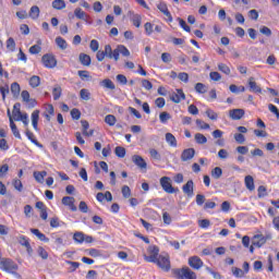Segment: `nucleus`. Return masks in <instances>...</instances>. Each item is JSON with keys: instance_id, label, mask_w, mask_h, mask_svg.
<instances>
[{"instance_id": "nucleus-1", "label": "nucleus", "mask_w": 279, "mask_h": 279, "mask_svg": "<svg viewBox=\"0 0 279 279\" xmlns=\"http://www.w3.org/2000/svg\"><path fill=\"white\" fill-rule=\"evenodd\" d=\"M173 274L175 277H178V279H197V275L189 267L174 269Z\"/></svg>"}, {"instance_id": "nucleus-2", "label": "nucleus", "mask_w": 279, "mask_h": 279, "mask_svg": "<svg viewBox=\"0 0 279 279\" xmlns=\"http://www.w3.org/2000/svg\"><path fill=\"white\" fill-rule=\"evenodd\" d=\"M0 269L8 271V274H15L19 266L12 259H3L0 262Z\"/></svg>"}, {"instance_id": "nucleus-3", "label": "nucleus", "mask_w": 279, "mask_h": 279, "mask_svg": "<svg viewBox=\"0 0 279 279\" xmlns=\"http://www.w3.org/2000/svg\"><path fill=\"white\" fill-rule=\"evenodd\" d=\"M96 58H97L98 62H104V60H106V58H109V60H113L112 46L106 45L105 50H98L96 53Z\"/></svg>"}, {"instance_id": "nucleus-4", "label": "nucleus", "mask_w": 279, "mask_h": 279, "mask_svg": "<svg viewBox=\"0 0 279 279\" xmlns=\"http://www.w3.org/2000/svg\"><path fill=\"white\" fill-rule=\"evenodd\" d=\"M159 182L165 193H169V194L178 193V189H174L173 185H171V178L162 177L159 180Z\"/></svg>"}, {"instance_id": "nucleus-5", "label": "nucleus", "mask_w": 279, "mask_h": 279, "mask_svg": "<svg viewBox=\"0 0 279 279\" xmlns=\"http://www.w3.org/2000/svg\"><path fill=\"white\" fill-rule=\"evenodd\" d=\"M120 56H124V58H130V50L128 49V47L119 45L114 50H112V57L116 62H119Z\"/></svg>"}, {"instance_id": "nucleus-6", "label": "nucleus", "mask_w": 279, "mask_h": 279, "mask_svg": "<svg viewBox=\"0 0 279 279\" xmlns=\"http://www.w3.org/2000/svg\"><path fill=\"white\" fill-rule=\"evenodd\" d=\"M41 62L46 69H56V66H58V60H56L53 54H44Z\"/></svg>"}, {"instance_id": "nucleus-7", "label": "nucleus", "mask_w": 279, "mask_h": 279, "mask_svg": "<svg viewBox=\"0 0 279 279\" xmlns=\"http://www.w3.org/2000/svg\"><path fill=\"white\" fill-rule=\"evenodd\" d=\"M157 265L163 271H169L171 269V262L169 260V255H159L157 259Z\"/></svg>"}, {"instance_id": "nucleus-8", "label": "nucleus", "mask_w": 279, "mask_h": 279, "mask_svg": "<svg viewBox=\"0 0 279 279\" xmlns=\"http://www.w3.org/2000/svg\"><path fill=\"white\" fill-rule=\"evenodd\" d=\"M194 189H195V183L193 180H189L183 186L182 191L187 197H193L194 195Z\"/></svg>"}, {"instance_id": "nucleus-9", "label": "nucleus", "mask_w": 279, "mask_h": 279, "mask_svg": "<svg viewBox=\"0 0 279 279\" xmlns=\"http://www.w3.org/2000/svg\"><path fill=\"white\" fill-rule=\"evenodd\" d=\"M63 206H68L72 213H75L77 210V207L75 206V197L73 196H64L62 198Z\"/></svg>"}, {"instance_id": "nucleus-10", "label": "nucleus", "mask_w": 279, "mask_h": 279, "mask_svg": "<svg viewBox=\"0 0 279 279\" xmlns=\"http://www.w3.org/2000/svg\"><path fill=\"white\" fill-rule=\"evenodd\" d=\"M184 99H186V95H184L182 89H177V93H172L170 96V100L173 101V104H180L184 101Z\"/></svg>"}, {"instance_id": "nucleus-11", "label": "nucleus", "mask_w": 279, "mask_h": 279, "mask_svg": "<svg viewBox=\"0 0 279 279\" xmlns=\"http://www.w3.org/2000/svg\"><path fill=\"white\" fill-rule=\"evenodd\" d=\"M267 243V238L263 234H256L252 239V245L255 247H263Z\"/></svg>"}, {"instance_id": "nucleus-12", "label": "nucleus", "mask_w": 279, "mask_h": 279, "mask_svg": "<svg viewBox=\"0 0 279 279\" xmlns=\"http://www.w3.org/2000/svg\"><path fill=\"white\" fill-rule=\"evenodd\" d=\"M189 265L192 269H202L204 267V262L198 256H192L189 258Z\"/></svg>"}, {"instance_id": "nucleus-13", "label": "nucleus", "mask_w": 279, "mask_h": 279, "mask_svg": "<svg viewBox=\"0 0 279 279\" xmlns=\"http://www.w3.org/2000/svg\"><path fill=\"white\" fill-rule=\"evenodd\" d=\"M195 158V148H186L181 154L182 162H187V160H193Z\"/></svg>"}, {"instance_id": "nucleus-14", "label": "nucleus", "mask_w": 279, "mask_h": 279, "mask_svg": "<svg viewBox=\"0 0 279 279\" xmlns=\"http://www.w3.org/2000/svg\"><path fill=\"white\" fill-rule=\"evenodd\" d=\"M229 117L233 121H240V119H243V117H245V110H243V109H231L229 111Z\"/></svg>"}, {"instance_id": "nucleus-15", "label": "nucleus", "mask_w": 279, "mask_h": 279, "mask_svg": "<svg viewBox=\"0 0 279 279\" xmlns=\"http://www.w3.org/2000/svg\"><path fill=\"white\" fill-rule=\"evenodd\" d=\"M157 8L159 11H161L165 16H167L169 23H173V16L171 15V12H169V8L167 7V3L160 2L157 4Z\"/></svg>"}, {"instance_id": "nucleus-16", "label": "nucleus", "mask_w": 279, "mask_h": 279, "mask_svg": "<svg viewBox=\"0 0 279 279\" xmlns=\"http://www.w3.org/2000/svg\"><path fill=\"white\" fill-rule=\"evenodd\" d=\"M32 125L38 132V121L40 120V110H34L31 116Z\"/></svg>"}, {"instance_id": "nucleus-17", "label": "nucleus", "mask_w": 279, "mask_h": 279, "mask_svg": "<svg viewBox=\"0 0 279 279\" xmlns=\"http://www.w3.org/2000/svg\"><path fill=\"white\" fill-rule=\"evenodd\" d=\"M132 160L134 165H136V167H138L140 169H147V162L145 161V159H143V157L135 155L132 157Z\"/></svg>"}, {"instance_id": "nucleus-18", "label": "nucleus", "mask_w": 279, "mask_h": 279, "mask_svg": "<svg viewBox=\"0 0 279 279\" xmlns=\"http://www.w3.org/2000/svg\"><path fill=\"white\" fill-rule=\"evenodd\" d=\"M248 87L251 93H263V89L258 84H256V81H254V77L248 78Z\"/></svg>"}, {"instance_id": "nucleus-19", "label": "nucleus", "mask_w": 279, "mask_h": 279, "mask_svg": "<svg viewBox=\"0 0 279 279\" xmlns=\"http://www.w3.org/2000/svg\"><path fill=\"white\" fill-rule=\"evenodd\" d=\"M166 143H168L170 147H178V140L171 133H166Z\"/></svg>"}, {"instance_id": "nucleus-20", "label": "nucleus", "mask_w": 279, "mask_h": 279, "mask_svg": "<svg viewBox=\"0 0 279 279\" xmlns=\"http://www.w3.org/2000/svg\"><path fill=\"white\" fill-rule=\"evenodd\" d=\"M28 16L33 19V21H36L38 16H40V8H38V5H33L29 10Z\"/></svg>"}, {"instance_id": "nucleus-21", "label": "nucleus", "mask_w": 279, "mask_h": 279, "mask_svg": "<svg viewBox=\"0 0 279 279\" xmlns=\"http://www.w3.org/2000/svg\"><path fill=\"white\" fill-rule=\"evenodd\" d=\"M33 175L36 182L43 184V182H45V178H47V171H35Z\"/></svg>"}, {"instance_id": "nucleus-22", "label": "nucleus", "mask_w": 279, "mask_h": 279, "mask_svg": "<svg viewBox=\"0 0 279 279\" xmlns=\"http://www.w3.org/2000/svg\"><path fill=\"white\" fill-rule=\"evenodd\" d=\"M244 184L248 191H254V189H256V186L254 185V177L252 175L245 177Z\"/></svg>"}, {"instance_id": "nucleus-23", "label": "nucleus", "mask_w": 279, "mask_h": 279, "mask_svg": "<svg viewBox=\"0 0 279 279\" xmlns=\"http://www.w3.org/2000/svg\"><path fill=\"white\" fill-rule=\"evenodd\" d=\"M10 128H11V132H12L13 136H15V138H19V141H21V138H22L21 132L19 131L16 123H14V119H11Z\"/></svg>"}, {"instance_id": "nucleus-24", "label": "nucleus", "mask_w": 279, "mask_h": 279, "mask_svg": "<svg viewBox=\"0 0 279 279\" xmlns=\"http://www.w3.org/2000/svg\"><path fill=\"white\" fill-rule=\"evenodd\" d=\"M100 86H102V88H108V90H114L116 88L114 83L110 78L102 80Z\"/></svg>"}, {"instance_id": "nucleus-25", "label": "nucleus", "mask_w": 279, "mask_h": 279, "mask_svg": "<svg viewBox=\"0 0 279 279\" xmlns=\"http://www.w3.org/2000/svg\"><path fill=\"white\" fill-rule=\"evenodd\" d=\"M32 234H35L39 241H44V243H49V238L45 236L44 233L40 232L38 229H31Z\"/></svg>"}, {"instance_id": "nucleus-26", "label": "nucleus", "mask_w": 279, "mask_h": 279, "mask_svg": "<svg viewBox=\"0 0 279 279\" xmlns=\"http://www.w3.org/2000/svg\"><path fill=\"white\" fill-rule=\"evenodd\" d=\"M74 15L76 16V19H80L81 21H88V14H86V12L82 11L81 8H76L74 10Z\"/></svg>"}, {"instance_id": "nucleus-27", "label": "nucleus", "mask_w": 279, "mask_h": 279, "mask_svg": "<svg viewBox=\"0 0 279 279\" xmlns=\"http://www.w3.org/2000/svg\"><path fill=\"white\" fill-rule=\"evenodd\" d=\"M78 60H80L81 64H83V66H90V56H88L86 53H81L78 56Z\"/></svg>"}, {"instance_id": "nucleus-28", "label": "nucleus", "mask_w": 279, "mask_h": 279, "mask_svg": "<svg viewBox=\"0 0 279 279\" xmlns=\"http://www.w3.org/2000/svg\"><path fill=\"white\" fill-rule=\"evenodd\" d=\"M26 136H27L28 141H31V143L36 145V147L43 148V144H40L38 142V140H36V136L29 130H26Z\"/></svg>"}, {"instance_id": "nucleus-29", "label": "nucleus", "mask_w": 279, "mask_h": 279, "mask_svg": "<svg viewBox=\"0 0 279 279\" xmlns=\"http://www.w3.org/2000/svg\"><path fill=\"white\" fill-rule=\"evenodd\" d=\"M194 138L198 145H206L208 143V138L202 133H196Z\"/></svg>"}, {"instance_id": "nucleus-30", "label": "nucleus", "mask_w": 279, "mask_h": 279, "mask_svg": "<svg viewBox=\"0 0 279 279\" xmlns=\"http://www.w3.org/2000/svg\"><path fill=\"white\" fill-rule=\"evenodd\" d=\"M7 49L11 52L16 51V41L14 40V38L10 37L7 39Z\"/></svg>"}, {"instance_id": "nucleus-31", "label": "nucleus", "mask_w": 279, "mask_h": 279, "mask_svg": "<svg viewBox=\"0 0 279 279\" xmlns=\"http://www.w3.org/2000/svg\"><path fill=\"white\" fill-rule=\"evenodd\" d=\"M52 8L54 10H64V8H66V3L64 2V0H53Z\"/></svg>"}, {"instance_id": "nucleus-32", "label": "nucleus", "mask_w": 279, "mask_h": 279, "mask_svg": "<svg viewBox=\"0 0 279 279\" xmlns=\"http://www.w3.org/2000/svg\"><path fill=\"white\" fill-rule=\"evenodd\" d=\"M223 175V170L219 167H216L211 170V178L214 180H219Z\"/></svg>"}, {"instance_id": "nucleus-33", "label": "nucleus", "mask_w": 279, "mask_h": 279, "mask_svg": "<svg viewBox=\"0 0 279 279\" xmlns=\"http://www.w3.org/2000/svg\"><path fill=\"white\" fill-rule=\"evenodd\" d=\"M29 86H32V88H38V86H40V76L33 75L29 78Z\"/></svg>"}, {"instance_id": "nucleus-34", "label": "nucleus", "mask_w": 279, "mask_h": 279, "mask_svg": "<svg viewBox=\"0 0 279 279\" xmlns=\"http://www.w3.org/2000/svg\"><path fill=\"white\" fill-rule=\"evenodd\" d=\"M52 95H53L54 101H58V99L62 97V87L60 85H57L56 87H53Z\"/></svg>"}, {"instance_id": "nucleus-35", "label": "nucleus", "mask_w": 279, "mask_h": 279, "mask_svg": "<svg viewBox=\"0 0 279 279\" xmlns=\"http://www.w3.org/2000/svg\"><path fill=\"white\" fill-rule=\"evenodd\" d=\"M11 93L13 97H19V95H21V85H19V83H12Z\"/></svg>"}, {"instance_id": "nucleus-36", "label": "nucleus", "mask_w": 279, "mask_h": 279, "mask_svg": "<svg viewBox=\"0 0 279 279\" xmlns=\"http://www.w3.org/2000/svg\"><path fill=\"white\" fill-rule=\"evenodd\" d=\"M56 45L58 46L59 49H66V47H69V45L66 44V40L62 37H57L56 38Z\"/></svg>"}, {"instance_id": "nucleus-37", "label": "nucleus", "mask_w": 279, "mask_h": 279, "mask_svg": "<svg viewBox=\"0 0 279 279\" xmlns=\"http://www.w3.org/2000/svg\"><path fill=\"white\" fill-rule=\"evenodd\" d=\"M105 123H107V125H110L112 128L113 125L117 124V117H114L113 114L106 116Z\"/></svg>"}, {"instance_id": "nucleus-38", "label": "nucleus", "mask_w": 279, "mask_h": 279, "mask_svg": "<svg viewBox=\"0 0 279 279\" xmlns=\"http://www.w3.org/2000/svg\"><path fill=\"white\" fill-rule=\"evenodd\" d=\"M23 113L21 112V102H16L13 106V119H19Z\"/></svg>"}, {"instance_id": "nucleus-39", "label": "nucleus", "mask_w": 279, "mask_h": 279, "mask_svg": "<svg viewBox=\"0 0 279 279\" xmlns=\"http://www.w3.org/2000/svg\"><path fill=\"white\" fill-rule=\"evenodd\" d=\"M14 121H22V123L25 126L29 125V116H27V113H23L22 116L14 118Z\"/></svg>"}, {"instance_id": "nucleus-40", "label": "nucleus", "mask_w": 279, "mask_h": 279, "mask_svg": "<svg viewBox=\"0 0 279 279\" xmlns=\"http://www.w3.org/2000/svg\"><path fill=\"white\" fill-rule=\"evenodd\" d=\"M87 254H88V256H92L93 258H99L100 256H104L101 251H99L97 248H89L87 251Z\"/></svg>"}, {"instance_id": "nucleus-41", "label": "nucleus", "mask_w": 279, "mask_h": 279, "mask_svg": "<svg viewBox=\"0 0 279 279\" xmlns=\"http://www.w3.org/2000/svg\"><path fill=\"white\" fill-rule=\"evenodd\" d=\"M231 271L235 278H243L245 276V274L243 272V269L239 267H232Z\"/></svg>"}, {"instance_id": "nucleus-42", "label": "nucleus", "mask_w": 279, "mask_h": 279, "mask_svg": "<svg viewBox=\"0 0 279 279\" xmlns=\"http://www.w3.org/2000/svg\"><path fill=\"white\" fill-rule=\"evenodd\" d=\"M80 97L84 101H88L90 99V92H88V89H86V88H83L80 92Z\"/></svg>"}, {"instance_id": "nucleus-43", "label": "nucleus", "mask_w": 279, "mask_h": 279, "mask_svg": "<svg viewBox=\"0 0 279 279\" xmlns=\"http://www.w3.org/2000/svg\"><path fill=\"white\" fill-rule=\"evenodd\" d=\"M37 254L38 256H40V258H43L44 260H47L49 258V253H47V251L43 247L39 246L37 250Z\"/></svg>"}, {"instance_id": "nucleus-44", "label": "nucleus", "mask_w": 279, "mask_h": 279, "mask_svg": "<svg viewBox=\"0 0 279 279\" xmlns=\"http://www.w3.org/2000/svg\"><path fill=\"white\" fill-rule=\"evenodd\" d=\"M196 93H199V95H204L208 89L206 88V85L204 83H197L195 85Z\"/></svg>"}, {"instance_id": "nucleus-45", "label": "nucleus", "mask_w": 279, "mask_h": 279, "mask_svg": "<svg viewBox=\"0 0 279 279\" xmlns=\"http://www.w3.org/2000/svg\"><path fill=\"white\" fill-rule=\"evenodd\" d=\"M169 119H171V114L169 112H167V111H162L159 114L160 123H167V121H169Z\"/></svg>"}, {"instance_id": "nucleus-46", "label": "nucleus", "mask_w": 279, "mask_h": 279, "mask_svg": "<svg viewBox=\"0 0 279 279\" xmlns=\"http://www.w3.org/2000/svg\"><path fill=\"white\" fill-rule=\"evenodd\" d=\"M196 125L199 128V130H210V124L204 122V120H196Z\"/></svg>"}, {"instance_id": "nucleus-47", "label": "nucleus", "mask_w": 279, "mask_h": 279, "mask_svg": "<svg viewBox=\"0 0 279 279\" xmlns=\"http://www.w3.org/2000/svg\"><path fill=\"white\" fill-rule=\"evenodd\" d=\"M114 154L116 156H118V158H125V148L117 146L114 149Z\"/></svg>"}, {"instance_id": "nucleus-48", "label": "nucleus", "mask_w": 279, "mask_h": 279, "mask_svg": "<svg viewBox=\"0 0 279 279\" xmlns=\"http://www.w3.org/2000/svg\"><path fill=\"white\" fill-rule=\"evenodd\" d=\"M257 197L259 198L267 197V187H265L264 185H260L257 189Z\"/></svg>"}, {"instance_id": "nucleus-49", "label": "nucleus", "mask_w": 279, "mask_h": 279, "mask_svg": "<svg viewBox=\"0 0 279 279\" xmlns=\"http://www.w3.org/2000/svg\"><path fill=\"white\" fill-rule=\"evenodd\" d=\"M218 69L221 73H225V75H230V68L226 63H219Z\"/></svg>"}, {"instance_id": "nucleus-50", "label": "nucleus", "mask_w": 279, "mask_h": 279, "mask_svg": "<svg viewBox=\"0 0 279 279\" xmlns=\"http://www.w3.org/2000/svg\"><path fill=\"white\" fill-rule=\"evenodd\" d=\"M143 21V19L141 17L140 14H135L132 17V23L135 27H141V22Z\"/></svg>"}, {"instance_id": "nucleus-51", "label": "nucleus", "mask_w": 279, "mask_h": 279, "mask_svg": "<svg viewBox=\"0 0 279 279\" xmlns=\"http://www.w3.org/2000/svg\"><path fill=\"white\" fill-rule=\"evenodd\" d=\"M29 53H32V56H36L38 53H40V51H43V48H40L39 45H34L29 48Z\"/></svg>"}, {"instance_id": "nucleus-52", "label": "nucleus", "mask_w": 279, "mask_h": 279, "mask_svg": "<svg viewBox=\"0 0 279 279\" xmlns=\"http://www.w3.org/2000/svg\"><path fill=\"white\" fill-rule=\"evenodd\" d=\"M8 171H10V166H8V163L0 166V178H5Z\"/></svg>"}, {"instance_id": "nucleus-53", "label": "nucleus", "mask_w": 279, "mask_h": 279, "mask_svg": "<svg viewBox=\"0 0 279 279\" xmlns=\"http://www.w3.org/2000/svg\"><path fill=\"white\" fill-rule=\"evenodd\" d=\"M206 114H207L208 119H210L211 121H217V119L219 117L217 114V112L213 111L211 109H207Z\"/></svg>"}, {"instance_id": "nucleus-54", "label": "nucleus", "mask_w": 279, "mask_h": 279, "mask_svg": "<svg viewBox=\"0 0 279 279\" xmlns=\"http://www.w3.org/2000/svg\"><path fill=\"white\" fill-rule=\"evenodd\" d=\"M234 141H236L239 145H243V143H245V135H243L242 133H235Z\"/></svg>"}, {"instance_id": "nucleus-55", "label": "nucleus", "mask_w": 279, "mask_h": 279, "mask_svg": "<svg viewBox=\"0 0 279 279\" xmlns=\"http://www.w3.org/2000/svg\"><path fill=\"white\" fill-rule=\"evenodd\" d=\"M117 82H119V84H122V86H125V84H128V77L123 74H118L116 76Z\"/></svg>"}, {"instance_id": "nucleus-56", "label": "nucleus", "mask_w": 279, "mask_h": 279, "mask_svg": "<svg viewBox=\"0 0 279 279\" xmlns=\"http://www.w3.org/2000/svg\"><path fill=\"white\" fill-rule=\"evenodd\" d=\"M19 243H20V245H22L23 247H26V246L29 245V239H27V236H25V235H21V236L19 238Z\"/></svg>"}, {"instance_id": "nucleus-57", "label": "nucleus", "mask_w": 279, "mask_h": 279, "mask_svg": "<svg viewBox=\"0 0 279 279\" xmlns=\"http://www.w3.org/2000/svg\"><path fill=\"white\" fill-rule=\"evenodd\" d=\"M71 117L75 121H80V118L82 117V112H80L78 109L74 108V109L71 110Z\"/></svg>"}, {"instance_id": "nucleus-58", "label": "nucleus", "mask_w": 279, "mask_h": 279, "mask_svg": "<svg viewBox=\"0 0 279 279\" xmlns=\"http://www.w3.org/2000/svg\"><path fill=\"white\" fill-rule=\"evenodd\" d=\"M13 186L15 189V191H19L21 193V191H23V182H21V180L15 179L13 181Z\"/></svg>"}, {"instance_id": "nucleus-59", "label": "nucleus", "mask_w": 279, "mask_h": 279, "mask_svg": "<svg viewBox=\"0 0 279 279\" xmlns=\"http://www.w3.org/2000/svg\"><path fill=\"white\" fill-rule=\"evenodd\" d=\"M89 48L92 51H99V41L97 39H93L89 44Z\"/></svg>"}, {"instance_id": "nucleus-60", "label": "nucleus", "mask_w": 279, "mask_h": 279, "mask_svg": "<svg viewBox=\"0 0 279 279\" xmlns=\"http://www.w3.org/2000/svg\"><path fill=\"white\" fill-rule=\"evenodd\" d=\"M148 252L153 256H158V254H160V248H158L156 245H153L148 247Z\"/></svg>"}, {"instance_id": "nucleus-61", "label": "nucleus", "mask_w": 279, "mask_h": 279, "mask_svg": "<svg viewBox=\"0 0 279 279\" xmlns=\"http://www.w3.org/2000/svg\"><path fill=\"white\" fill-rule=\"evenodd\" d=\"M73 239L75 243H82L84 241V234L82 232H75Z\"/></svg>"}, {"instance_id": "nucleus-62", "label": "nucleus", "mask_w": 279, "mask_h": 279, "mask_svg": "<svg viewBox=\"0 0 279 279\" xmlns=\"http://www.w3.org/2000/svg\"><path fill=\"white\" fill-rule=\"evenodd\" d=\"M166 104L167 101L162 97H159L155 100V105L157 106V108H165Z\"/></svg>"}, {"instance_id": "nucleus-63", "label": "nucleus", "mask_w": 279, "mask_h": 279, "mask_svg": "<svg viewBox=\"0 0 279 279\" xmlns=\"http://www.w3.org/2000/svg\"><path fill=\"white\" fill-rule=\"evenodd\" d=\"M198 226L199 228H203V229L210 228V220L208 219L199 220Z\"/></svg>"}, {"instance_id": "nucleus-64", "label": "nucleus", "mask_w": 279, "mask_h": 279, "mask_svg": "<svg viewBox=\"0 0 279 279\" xmlns=\"http://www.w3.org/2000/svg\"><path fill=\"white\" fill-rule=\"evenodd\" d=\"M268 110L270 112H272V114H276L277 119H279V110L278 107H276L275 105L269 104L268 105Z\"/></svg>"}]
</instances>
